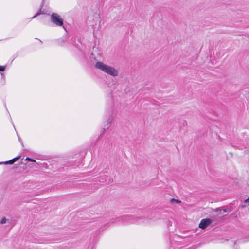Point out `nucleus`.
I'll return each mask as SVG.
<instances>
[{
  "label": "nucleus",
  "instance_id": "nucleus-6",
  "mask_svg": "<svg viewBox=\"0 0 249 249\" xmlns=\"http://www.w3.org/2000/svg\"><path fill=\"white\" fill-rule=\"evenodd\" d=\"M41 8L36 13V14L33 16L31 19H33L34 18H35L37 16H38V15H40V14H45L46 13L45 12V11L44 10H41Z\"/></svg>",
  "mask_w": 249,
  "mask_h": 249
},
{
  "label": "nucleus",
  "instance_id": "nucleus-1",
  "mask_svg": "<svg viewBox=\"0 0 249 249\" xmlns=\"http://www.w3.org/2000/svg\"><path fill=\"white\" fill-rule=\"evenodd\" d=\"M95 67L111 76H116L118 75V71L114 67L107 65L102 62H96Z\"/></svg>",
  "mask_w": 249,
  "mask_h": 249
},
{
  "label": "nucleus",
  "instance_id": "nucleus-14",
  "mask_svg": "<svg viewBox=\"0 0 249 249\" xmlns=\"http://www.w3.org/2000/svg\"><path fill=\"white\" fill-rule=\"evenodd\" d=\"M18 140L19 141V142H20V143H21L22 145L23 146V142H22L21 141V139L19 137H18Z\"/></svg>",
  "mask_w": 249,
  "mask_h": 249
},
{
  "label": "nucleus",
  "instance_id": "nucleus-15",
  "mask_svg": "<svg viewBox=\"0 0 249 249\" xmlns=\"http://www.w3.org/2000/svg\"><path fill=\"white\" fill-rule=\"evenodd\" d=\"M222 211H223V212H227V211L225 209H223Z\"/></svg>",
  "mask_w": 249,
  "mask_h": 249
},
{
  "label": "nucleus",
  "instance_id": "nucleus-9",
  "mask_svg": "<svg viewBox=\"0 0 249 249\" xmlns=\"http://www.w3.org/2000/svg\"><path fill=\"white\" fill-rule=\"evenodd\" d=\"M25 160L30 161H32V162H36V160L34 159L29 158V157H27L26 158Z\"/></svg>",
  "mask_w": 249,
  "mask_h": 249
},
{
  "label": "nucleus",
  "instance_id": "nucleus-4",
  "mask_svg": "<svg viewBox=\"0 0 249 249\" xmlns=\"http://www.w3.org/2000/svg\"><path fill=\"white\" fill-rule=\"evenodd\" d=\"M116 219L117 221H119L121 219L123 221H125L130 223L136 222L133 216L130 215H127L121 217H118Z\"/></svg>",
  "mask_w": 249,
  "mask_h": 249
},
{
  "label": "nucleus",
  "instance_id": "nucleus-3",
  "mask_svg": "<svg viewBox=\"0 0 249 249\" xmlns=\"http://www.w3.org/2000/svg\"><path fill=\"white\" fill-rule=\"evenodd\" d=\"M212 222V220L210 218L203 219L201 220L199 224V227L202 229H205L207 226L210 225Z\"/></svg>",
  "mask_w": 249,
  "mask_h": 249
},
{
  "label": "nucleus",
  "instance_id": "nucleus-2",
  "mask_svg": "<svg viewBox=\"0 0 249 249\" xmlns=\"http://www.w3.org/2000/svg\"><path fill=\"white\" fill-rule=\"evenodd\" d=\"M51 21L57 26H62L63 25V20L59 15L53 13L51 16Z\"/></svg>",
  "mask_w": 249,
  "mask_h": 249
},
{
  "label": "nucleus",
  "instance_id": "nucleus-11",
  "mask_svg": "<svg viewBox=\"0 0 249 249\" xmlns=\"http://www.w3.org/2000/svg\"><path fill=\"white\" fill-rule=\"evenodd\" d=\"M6 68V66H0V72L3 71Z\"/></svg>",
  "mask_w": 249,
  "mask_h": 249
},
{
  "label": "nucleus",
  "instance_id": "nucleus-12",
  "mask_svg": "<svg viewBox=\"0 0 249 249\" xmlns=\"http://www.w3.org/2000/svg\"><path fill=\"white\" fill-rule=\"evenodd\" d=\"M21 156H17L13 159H12L14 161V162H15V161H17L18 160H19Z\"/></svg>",
  "mask_w": 249,
  "mask_h": 249
},
{
  "label": "nucleus",
  "instance_id": "nucleus-10",
  "mask_svg": "<svg viewBox=\"0 0 249 249\" xmlns=\"http://www.w3.org/2000/svg\"><path fill=\"white\" fill-rule=\"evenodd\" d=\"M7 219L5 217H3L0 221V224H3L6 222Z\"/></svg>",
  "mask_w": 249,
  "mask_h": 249
},
{
  "label": "nucleus",
  "instance_id": "nucleus-16",
  "mask_svg": "<svg viewBox=\"0 0 249 249\" xmlns=\"http://www.w3.org/2000/svg\"><path fill=\"white\" fill-rule=\"evenodd\" d=\"M188 249H195V248H194V247H191V248H189Z\"/></svg>",
  "mask_w": 249,
  "mask_h": 249
},
{
  "label": "nucleus",
  "instance_id": "nucleus-5",
  "mask_svg": "<svg viewBox=\"0 0 249 249\" xmlns=\"http://www.w3.org/2000/svg\"><path fill=\"white\" fill-rule=\"evenodd\" d=\"M113 120V117L112 115H109L107 121L106 122V124L104 125V128H103V131L102 134H101V135H102L103 133H104L105 131L108 129L109 127L110 124L111 123L112 121Z\"/></svg>",
  "mask_w": 249,
  "mask_h": 249
},
{
  "label": "nucleus",
  "instance_id": "nucleus-7",
  "mask_svg": "<svg viewBox=\"0 0 249 249\" xmlns=\"http://www.w3.org/2000/svg\"><path fill=\"white\" fill-rule=\"evenodd\" d=\"M14 163V161L12 159L8 160V161H5L4 162H0V164H12Z\"/></svg>",
  "mask_w": 249,
  "mask_h": 249
},
{
  "label": "nucleus",
  "instance_id": "nucleus-8",
  "mask_svg": "<svg viewBox=\"0 0 249 249\" xmlns=\"http://www.w3.org/2000/svg\"><path fill=\"white\" fill-rule=\"evenodd\" d=\"M171 202H176L177 203H180V202H181V201H180V200H179L176 199H175V198H172V199H171Z\"/></svg>",
  "mask_w": 249,
  "mask_h": 249
},
{
  "label": "nucleus",
  "instance_id": "nucleus-13",
  "mask_svg": "<svg viewBox=\"0 0 249 249\" xmlns=\"http://www.w3.org/2000/svg\"><path fill=\"white\" fill-rule=\"evenodd\" d=\"M245 203H248V207H249V198H248V199H247L246 200H245Z\"/></svg>",
  "mask_w": 249,
  "mask_h": 249
}]
</instances>
